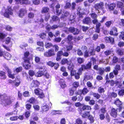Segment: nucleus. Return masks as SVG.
Returning a JSON list of instances; mask_svg holds the SVG:
<instances>
[{"instance_id":"52","label":"nucleus","mask_w":124,"mask_h":124,"mask_svg":"<svg viewBox=\"0 0 124 124\" xmlns=\"http://www.w3.org/2000/svg\"><path fill=\"white\" fill-rule=\"evenodd\" d=\"M91 17L93 19H96L97 17V15L95 13H92L91 14Z\"/></svg>"},{"instance_id":"22","label":"nucleus","mask_w":124,"mask_h":124,"mask_svg":"<svg viewBox=\"0 0 124 124\" xmlns=\"http://www.w3.org/2000/svg\"><path fill=\"white\" fill-rule=\"evenodd\" d=\"M63 14L62 13V15L61 16V18H64L65 17H68L69 16L70 13L69 12L67 11H64L63 13Z\"/></svg>"},{"instance_id":"31","label":"nucleus","mask_w":124,"mask_h":124,"mask_svg":"<svg viewBox=\"0 0 124 124\" xmlns=\"http://www.w3.org/2000/svg\"><path fill=\"white\" fill-rule=\"evenodd\" d=\"M29 102L30 103L32 104H34L37 102L36 99L33 97L30 98L29 100Z\"/></svg>"},{"instance_id":"42","label":"nucleus","mask_w":124,"mask_h":124,"mask_svg":"<svg viewBox=\"0 0 124 124\" xmlns=\"http://www.w3.org/2000/svg\"><path fill=\"white\" fill-rule=\"evenodd\" d=\"M5 43L7 44H8L10 43H11V38L9 37H7L6 39Z\"/></svg>"},{"instance_id":"26","label":"nucleus","mask_w":124,"mask_h":124,"mask_svg":"<svg viewBox=\"0 0 124 124\" xmlns=\"http://www.w3.org/2000/svg\"><path fill=\"white\" fill-rule=\"evenodd\" d=\"M4 58L8 60H10L11 58V55L9 53L7 52L5 53L4 55Z\"/></svg>"},{"instance_id":"25","label":"nucleus","mask_w":124,"mask_h":124,"mask_svg":"<svg viewBox=\"0 0 124 124\" xmlns=\"http://www.w3.org/2000/svg\"><path fill=\"white\" fill-rule=\"evenodd\" d=\"M59 82L60 83V85L62 88H64L66 87V85L64 80L63 79H60L59 81Z\"/></svg>"},{"instance_id":"18","label":"nucleus","mask_w":124,"mask_h":124,"mask_svg":"<svg viewBox=\"0 0 124 124\" xmlns=\"http://www.w3.org/2000/svg\"><path fill=\"white\" fill-rule=\"evenodd\" d=\"M77 14L80 17L82 18L83 17V15L84 14V12L81 13V8L80 7H78L77 9Z\"/></svg>"},{"instance_id":"14","label":"nucleus","mask_w":124,"mask_h":124,"mask_svg":"<svg viewBox=\"0 0 124 124\" xmlns=\"http://www.w3.org/2000/svg\"><path fill=\"white\" fill-rule=\"evenodd\" d=\"M71 62L70 60L68 61L66 58L63 59L61 61V63L62 64H64L66 63L69 65V68H70L71 64Z\"/></svg>"},{"instance_id":"45","label":"nucleus","mask_w":124,"mask_h":124,"mask_svg":"<svg viewBox=\"0 0 124 124\" xmlns=\"http://www.w3.org/2000/svg\"><path fill=\"white\" fill-rule=\"evenodd\" d=\"M71 3L69 2H67L66 3L65 6V8H71Z\"/></svg>"},{"instance_id":"24","label":"nucleus","mask_w":124,"mask_h":124,"mask_svg":"<svg viewBox=\"0 0 124 124\" xmlns=\"http://www.w3.org/2000/svg\"><path fill=\"white\" fill-rule=\"evenodd\" d=\"M95 50H94L93 47H90L89 49V53L90 55H94L95 54Z\"/></svg>"},{"instance_id":"41","label":"nucleus","mask_w":124,"mask_h":124,"mask_svg":"<svg viewBox=\"0 0 124 124\" xmlns=\"http://www.w3.org/2000/svg\"><path fill=\"white\" fill-rule=\"evenodd\" d=\"M34 16V14L32 12H30L28 14V17L30 19H32Z\"/></svg>"},{"instance_id":"17","label":"nucleus","mask_w":124,"mask_h":124,"mask_svg":"<svg viewBox=\"0 0 124 124\" xmlns=\"http://www.w3.org/2000/svg\"><path fill=\"white\" fill-rule=\"evenodd\" d=\"M39 82L37 80H33L31 84V86L33 87H37L39 85Z\"/></svg>"},{"instance_id":"10","label":"nucleus","mask_w":124,"mask_h":124,"mask_svg":"<svg viewBox=\"0 0 124 124\" xmlns=\"http://www.w3.org/2000/svg\"><path fill=\"white\" fill-rule=\"evenodd\" d=\"M119 108V111H120L122 108V103L119 99H116L114 103Z\"/></svg>"},{"instance_id":"49","label":"nucleus","mask_w":124,"mask_h":124,"mask_svg":"<svg viewBox=\"0 0 124 124\" xmlns=\"http://www.w3.org/2000/svg\"><path fill=\"white\" fill-rule=\"evenodd\" d=\"M99 62L100 63H103L106 64H107L108 63V62L107 60L104 59H102L101 60H100Z\"/></svg>"},{"instance_id":"1","label":"nucleus","mask_w":124,"mask_h":124,"mask_svg":"<svg viewBox=\"0 0 124 124\" xmlns=\"http://www.w3.org/2000/svg\"><path fill=\"white\" fill-rule=\"evenodd\" d=\"M0 99L1 102V104L4 106H6L10 104L15 100V99L11 96L4 94L2 95L0 94Z\"/></svg>"},{"instance_id":"57","label":"nucleus","mask_w":124,"mask_h":124,"mask_svg":"<svg viewBox=\"0 0 124 124\" xmlns=\"http://www.w3.org/2000/svg\"><path fill=\"white\" fill-rule=\"evenodd\" d=\"M18 118V117L17 116H14L11 117L9 119L11 121H15Z\"/></svg>"},{"instance_id":"2","label":"nucleus","mask_w":124,"mask_h":124,"mask_svg":"<svg viewBox=\"0 0 124 124\" xmlns=\"http://www.w3.org/2000/svg\"><path fill=\"white\" fill-rule=\"evenodd\" d=\"M31 52H32V49L31 48L29 49L28 51H26L24 53V57L23 59L24 60L23 66L26 69H28L30 68L31 67V64L29 63V58L28 56L30 54V50Z\"/></svg>"},{"instance_id":"15","label":"nucleus","mask_w":124,"mask_h":124,"mask_svg":"<svg viewBox=\"0 0 124 124\" xmlns=\"http://www.w3.org/2000/svg\"><path fill=\"white\" fill-rule=\"evenodd\" d=\"M59 27L58 25H54L52 26H50L49 25H48L46 27V29L47 30V31H49L51 29L54 30L57 28Z\"/></svg>"},{"instance_id":"46","label":"nucleus","mask_w":124,"mask_h":124,"mask_svg":"<svg viewBox=\"0 0 124 124\" xmlns=\"http://www.w3.org/2000/svg\"><path fill=\"white\" fill-rule=\"evenodd\" d=\"M35 60L36 62L39 63L40 62L41 59L39 57L36 56H35Z\"/></svg>"},{"instance_id":"59","label":"nucleus","mask_w":124,"mask_h":124,"mask_svg":"<svg viewBox=\"0 0 124 124\" xmlns=\"http://www.w3.org/2000/svg\"><path fill=\"white\" fill-rule=\"evenodd\" d=\"M112 52L111 50H107L104 52L105 54L106 55H108L110 54Z\"/></svg>"},{"instance_id":"39","label":"nucleus","mask_w":124,"mask_h":124,"mask_svg":"<svg viewBox=\"0 0 124 124\" xmlns=\"http://www.w3.org/2000/svg\"><path fill=\"white\" fill-rule=\"evenodd\" d=\"M22 67H20L16 68H14V70L15 72L16 71V73H18L21 71L22 70Z\"/></svg>"},{"instance_id":"7","label":"nucleus","mask_w":124,"mask_h":124,"mask_svg":"<svg viewBox=\"0 0 124 124\" xmlns=\"http://www.w3.org/2000/svg\"><path fill=\"white\" fill-rule=\"evenodd\" d=\"M34 92L35 93L39 95V97L40 98H42L45 97L44 94L43 93V91L39 89H35Z\"/></svg>"},{"instance_id":"11","label":"nucleus","mask_w":124,"mask_h":124,"mask_svg":"<svg viewBox=\"0 0 124 124\" xmlns=\"http://www.w3.org/2000/svg\"><path fill=\"white\" fill-rule=\"evenodd\" d=\"M68 30L69 31L72 33L74 34L75 35H77L79 33V30L73 27H70Z\"/></svg>"},{"instance_id":"12","label":"nucleus","mask_w":124,"mask_h":124,"mask_svg":"<svg viewBox=\"0 0 124 124\" xmlns=\"http://www.w3.org/2000/svg\"><path fill=\"white\" fill-rule=\"evenodd\" d=\"M16 3L17 4H28L30 3V2L28 0H15Z\"/></svg>"},{"instance_id":"35","label":"nucleus","mask_w":124,"mask_h":124,"mask_svg":"<svg viewBox=\"0 0 124 124\" xmlns=\"http://www.w3.org/2000/svg\"><path fill=\"white\" fill-rule=\"evenodd\" d=\"M81 92L80 94H85L88 92V91L86 88H84L82 90L79 91Z\"/></svg>"},{"instance_id":"62","label":"nucleus","mask_w":124,"mask_h":124,"mask_svg":"<svg viewBox=\"0 0 124 124\" xmlns=\"http://www.w3.org/2000/svg\"><path fill=\"white\" fill-rule=\"evenodd\" d=\"M39 36L42 39H43L45 38L46 35L44 33H42Z\"/></svg>"},{"instance_id":"34","label":"nucleus","mask_w":124,"mask_h":124,"mask_svg":"<svg viewBox=\"0 0 124 124\" xmlns=\"http://www.w3.org/2000/svg\"><path fill=\"white\" fill-rule=\"evenodd\" d=\"M52 18L53 21L56 22L57 23H59L60 20L58 17L54 16L52 17Z\"/></svg>"},{"instance_id":"60","label":"nucleus","mask_w":124,"mask_h":124,"mask_svg":"<svg viewBox=\"0 0 124 124\" xmlns=\"http://www.w3.org/2000/svg\"><path fill=\"white\" fill-rule=\"evenodd\" d=\"M76 5V4L74 2H73L72 3V5H71V6L70 8L71 9L73 10L74 9H75V7Z\"/></svg>"},{"instance_id":"4","label":"nucleus","mask_w":124,"mask_h":124,"mask_svg":"<svg viewBox=\"0 0 124 124\" xmlns=\"http://www.w3.org/2000/svg\"><path fill=\"white\" fill-rule=\"evenodd\" d=\"M104 3L102 2H101L99 3L95 4L94 6L95 8L98 11V13H100V15L104 13L106 11L104 10L103 7Z\"/></svg>"},{"instance_id":"13","label":"nucleus","mask_w":124,"mask_h":124,"mask_svg":"<svg viewBox=\"0 0 124 124\" xmlns=\"http://www.w3.org/2000/svg\"><path fill=\"white\" fill-rule=\"evenodd\" d=\"M117 109H116L114 108H113L111 110L110 112V115L112 117L114 118H116L117 116Z\"/></svg>"},{"instance_id":"54","label":"nucleus","mask_w":124,"mask_h":124,"mask_svg":"<svg viewBox=\"0 0 124 124\" xmlns=\"http://www.w3.org/2000/svg\"><path fill=\"white\" fill-rule=\"evenodd\" d=\"M73 86L76 88H77L79 86V83L78 82H75L73 84Z\"/></svg>"},{"instance_id":"61","label":"nucleus","mask_w":124,"mask_h":124,"mask_svg":"<svg viewBox=\"0 0 124 124\" xmlns=\"http://www.w3.org/2000/svg\"><path fill=\"white\" fill-rule=\"evenodd\" d=\"M96 59L95 58H92L91 59V61L90 62L92 63L91 62H92L93 64H94L96 63Z\"/></svg>"},{"instance_id":"64","label":"nucleus","mask_w":124,"mask_h":124,"mask_svg":"<svg viewBox=\"0 0 124 124\" xmlns=\"http://www.w3.org/2000/svg\"><path fill=\"white\" fill-rule=\"evenodd\" d=\"M118 61V59L117 57L116 56L113 57L112 60L113 63H116Z\"/></svg>"},{"instance_id":"8","label":"nucleus","mask_w":124,"mask_h":124,"mask_svg":"<svg viewBox=\"0 0 124 124\" xmlns=\"http://www.w3.org/2000/svg\"><path fill=\"white\" fill-rule=\"evenodd\" d=\"M54 54V50L52 49L49 50L48 52H46L44 54V56L47 57H50Z\"/></svg>"},{"instance_id":"30","label":"nucleus","mask_w":124,"mask_h":124,"mask_svg":"<svg viewBox=\"0 0 124 124\" xmlns=\"http://www.w3.org/2000/svg\"><path fill=\"white\" fill-rule=\"evenodd\" d=\"M49 11V9L48 8L45 7L42 8L41 12L42 14H44L48 12Z\"/></svg>"},{"instance_id":"43","label":"nucleus","mask_w":124,"mask_h":124,"mask_svg":"<svg viewBox=\"0 0 124 124\" xmlns=\"http://www.w3.org/2000/svg\"><path fill=\"white\" fill-rule=\"evenodd\" d=\"M7 34L4 33L2 32H0V39H3L6 36Z\"/></svg>"},{"instance_id":"36","label":"nucleus","mask_w":124,"mask_h":124,"mask_svg":"<svg viewBox=\"0 0 124 124\" xmlns=\"http://www.w3.org/2000/svg\"><path fill=\"white\" fill-rule=\"evenodd\" d=\"M0 76L1 77V78L3 79H5L6 77L5 73L2 71H0Z\"/></svg>"},{"instance_id":"29","label":"nucleus","mask_w":124,"mask_h":124,"mask_svg":"<svg viewBox=\"0 0 124 124\" xmlns=\"http://www.w3.org/2000/svg\"><path fill=\"white\" fill-rule=\"evenodd\" d=\"M106 83H109L111 86H113L115 83L117 84L118 83V81H116L115 82L113 80H111V81L107 80L106 81Z\"/></svg>"},{"instance_id":"37","label":"nucleus","mask_w":124,"mask_h":124,"mask_svg":"<svg viewBox=\"0 0 124 124\" xmlns=\"http://www.w3.org/2000/svg\"><path fill=\"white\" fill-rule=\"evenodd\" d=\"M90 114L89 112H85L83 113L82 115V116L84 118L88 117Z\"/></svg>"},{"instance_id":"19","label":"nucleus","mask_w":124,"mask_h":124,"mask_svg":"<svg viewBox=\"0 0 124 124\" xmlns=\"http://www.w3.org/2000/svg\"><path fill=\"white\" fill-rule=\"evenodd\" d=\"M26 12V10L25 9H22L19 11V16L20 17L24 16L25 13Z\"/></svg>"},{"instance_id":"20","label":"nucleus","mask_w":124,"mask_h":124,"mask_svg":"<svg viewBox=\"0 0 124 124\" xmlns=\"http://www.w3.org/2000/svg\"><path fill=\"white\" fill-rule=\"evenodd\" d=\"M117 30L116 27H114L112 31H111L110 32V34L111 35L117 36L118 33H117Z\"/></svg>"},{"instance_id":"6","label":"nucleus","mask_w":124,"mask_h":124,"mask_svg":"<svg viewBox=\"0 0 124 124\" xmlns=\"http://www.w3.org/2000/svg\"><path fill=\"white\" fill-rule=\"evenodd\" d=\"M13 14V10L11 7L8 6L5 10V11L4 13V15L5 17L9 18V15H12Z\"/></svg>"},{"instance_id":"51","label":"nucleus","mask_w":124,"mask_h":124,"mask_svg":"<svg viewBox=\"0 0 124 124\" xmlns=\"http://www.w3.org/2000/svg\"><path fill=\"white\" fill-rule=\"evenodd\" d=\"M118 94L119 96H123L124 95V89H121L120 90Z\"/></svg>"},{"instance_id":"9","label":"nucleus","mask_w":124,"mask_h":124,"mask_svg":"<svg viewBox=\"0 0 124 124\" xmlns=\"http://www.w3.org/2000/svg\"><path fill=\"white\" fill-rule=\"evenodd\" d=\"M116 6L115 4L112 3L110 5L106 4L105 5L106 8H108L109 11L113 10L115 8Z\"/></svg>"},{"instance_id":"3","label":"nucleus","mask_w":124,"mask_h":124,"mask_svg":"<svg viewBox=\"0 0 124 124\" xmlns=\"http://www.w3.org/2000/svg\"><path fill=\"white\" fill-rule=\"evenodd\" d=\"M37 68L38 69L39 71L35 74V76L36 77H40L44 75L46 73V68L42 63V64L41 66H38Z\"/></svg>"},{"instance_id":"50","label":"nucleus","mask_w":124,"mask_h":124,"mask_svg":"<svg viewBox=\"0 0 124 124\" xmlns=\"http://www.w3.org/2000/svg\"><path fill=\"white\" fill-rule=\"evenodd\" d=\"M45 46L47 48H50L53 46L52 45L51 43H46Z\"/></svg>"},{"instance_id":"27","label":"nucleus","mask_w":124,"mask_h":124,"mask_svg":"<svg viewBox=\"0 0 124 124\" xmlns=\"http://www.w3.org/2000/svg\"><path fill=\"white\" fill-rule=\"evenodd\" d=\"M32 23V20L28 17H26L24 20V23L25 24H27L29 23Z\"/></svg>"},{"instance_id":"58","label":"nucleus","mask_w":124,"mask_h":124,"mask_svg":"<svg viewBox=\"0 0 124 124\" xmlns=\"http://www.w3.org/2000/svg\"><path fill=\"white\" fill-rule=\"evenodd\" d=\"M23 95L25 97H28L30 96L29 92L28 91H26L23 93Z\"/></svg>"},{"instance_id":"16","label":"nucleus","mask_w":124,"mask_h":124,"mask_svg":"<svg viewBox=\"0 0 124 124\" xmlns=\"http://www.w3.org/2000/svg\"><path fill=\"white\" fill-rule=\"evenodd\" d=\"M83 22L84 24H89L91 22V18L88 17H86L83 20Z\"/></svg>"},{"instance_id":"47","label":"nucleus","mask_w":124,"mask_h":124,"mask_svg":"<svg viewBox=\"0 0 124 124\" xmlns=\"http://www.w3.org/2000/svg\"><path fill=\"white\" fill-rule=\"evenodd\" d=\"M84 59L83 58L78 57L77 58V61L78 63L81 64L84 62Z\"/></svg>"},{"instance_id":"53","label":"nucleus","mask_w":124,"mask_h":124,"mask_svg":"<svg viewBox=\"0 0 124 124\" xmlns=\"http://www.w3.org/2000/svg\"><path fill=\"white\" fill-rule=\"evenodd\" d=\"M88 117V118L89 119L90 121V123H92L93 122V118L92 115H90V114Z\"/></svg>"},{"instance_id":"33","label":"nucleus","mask_w":124,"mask_h":124,"mask_svg":"<svg viewBox=\"0 0 124 124\" xmlns=\"http://www.w3.org/2000/svg\"><path fill=\"white\" fill-rule=\"evenodd\" d=\"M42 109L44 111H48V106L47 105L42 106L41 107Z\"/></svg>"},{"instance_id":"38","label":"nucleus","mask_w":124,"mask_h":124,"mask_svg":"<svg viewBox=\"0 0 124 124\" xmlns=\"http://www.w3.org/2000/svg\"><path fill=\"white\" fill-rule=\"evenodd\" d=\"M92 94L94 97L97 99H98L101 97V95L98 93H93Z\"/></svg>"},{"instance_id":"56","label":"nucleus","mask_w":124,"mask_h":124,"mask_svg":"<svg viewBox=\"0 0 124 124\" xmlns=\"http://www.w3.org/2000/svg\"><path fill=\"white\" fill-rule=\"evenodd\" d=\"M98 91L100 93H103L104 92V88L102 87H99Z\"/></svg>"},{"instance_id":"63","label":"nucleus","mask_w":124,"mask_h":124,"mask_svg":"<svg viewBox=\"0 0 124 124\" xmlns=\"http://www.w3.org/2000/svg\"><path fill=\"white\" fill-rule=\"evenodd\" d=\"M85 52L84 56L85 57H87L90 55L89 52L87 50H85Z\"/></svg>"},{"instance_id":"48","label":"nucleus","mask_w":124,"mask_h":124,"mask_svg":"<svg viewBox=\"0 0 124 124\" xmlns=\"http://www.w3.org/2000/svg\"><path fill=\"white\" fill-rule=\"evenodd\" d=\"M98 73L101 75L103 74L104 71L103 69L101 68H99L98 70Z\"/></svg>"},{"instance_id":"21","label":"nucleus","mask_w":124,"mask_h":124,"mask_svg":"<svg viewBox=\"0 0 124 124\" xmlns=\"http://www.w3.org/2000/svg\"><path fill=\"white\" fill-rule=\"evenodd\" d=\"M7 71L8 73V76L9 77L11 78L12 79H13L15 78V77L14 76V74H11V70L8 69V68H7Z\"/></svg>"},{"instance_id":"32","label":"nucleus","mask_w":124,"mask_h":124,"mask_svg":"<svg viewBox=\"0 0 124 124\" xmlns=\"http://www.w3.org/2000/svg\"><path fill=\"white\" fill-rule=\"evenodd\" d=\"M83 107L82 108V109L84 110H90L91 109L90 107L88 106L84 105V104H82Z\"/></svg>"},{"instance_id":"23","label":"nucleus","mask_w":124,"mask_h":124,"mask_svg":"<svg viewBox=\"0 0 124 124\" xmlns=\"http://www.w3.org/2000/svg\"><path fill=\"white\" fill-rule=\"evenodd\" d=\"M104 39L106 43H110L111 42L112 43L114 41V38L111 37H105Z\"/></svg>"},{"instance_id":"55","label":"nucleus","mask_w":124,"mask_h":124,"mask_svg":"<svg viewBox=\"0 0 124 124\" xmlns=\"http://www.w3.org/2000/svg\"><path fill=\"white\" fill-rule=\"evenodd\" d=\"M117 6L119 8H122L123 7V4L120 2H118L117 3Z\"/></svg>"},{"instance_id":"28","label":"nucleus","mask_w":124,"mask_h":124,"mask_svg":"<svg viewBox=\"0 0 124 124\" xmlns=\"http://www.w3.org/2000/svg\"><path fill=\"white\" fill-rule=\"evenodd\" d=\"M14 112H8L5 114V116H10L12 115L13 114H17V110H15L14 111Z\"/></svg>"},{"instance_id":"40","label":"nucleus","mask_w":124,"mask_h":124,"mask_svg":"<svg viewBox=\"0 0 124 124\" xmlns=\"http://www.w3.org/2000/svg\"><path fill=\"white\" fill-rule=\"evenodd\" d=\"M75 89H74L73 88H72L70 90V95L72 96L74 94Z\"/></svg>"},{"instance_id":"44","label":"nucleus","mask_w":124,"mask_h":124,"mask_svg":"<svg viewBox=\"0 0 124 124\" xmlns=\"http://www.w3.org/2000/svg\"><path fill=\"white\" fill-rule=\"evenodd\" d=\"M17 94L18 99L19 100H21L23 96L22 94L20 93V91H18Z\"/></svg>"},{"instance_id":"5","label":"nucleus","mask_w":124,"mask_h":124,"mask_svg":"<svg viewBox=\"0 0 124 124\" xmlns=\"http://www.w3.org/2000/svg\"><path fill=\"white\" fill-rule=\"evenodd\" d=\"M91 63L90 62H89L86 65H82L81 67L79 69L78 72L77 73L79 75H81L82 74V71L88 69H90L91 68Z\"/></svg>"}]
</instances>
